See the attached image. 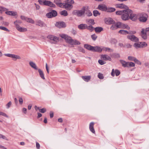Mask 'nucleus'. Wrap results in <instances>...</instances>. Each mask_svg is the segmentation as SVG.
<instances>
[{"instance_id":"obj_1","label":"nucleus","mask_w":149,"mask_h":149,"mask_svg":"<svg viewBox=\"0 0 149 149\" xmlns=\"http://www.w3.org/2000/svg\"><path fill=\"white\" fill-rule=\"evenodd\" d=\"M60 36L62 38L65 39L67 42L71 45H79L81 44L80 42L76 40L72 39L71 37L68 36L64 34H60Z\"/></svg>"},{"instance_id":"obj_2","label":"nucleus","mask_w":149,"mask_h":149,"mask_svg":"<svg viewBox=\"0 0 149 149\" xmlns=\"http://www.w3.org/2000/svg\"><path fill=\"white\" fill-rule=\"evenodd\" d=\"M88 8V6H86L83 7L81 10H74L72 11V14L78 16V17H81L85 13V11L86 8Z\"/></svg>"},{"instance_id":"obj_3","label":"nucleus","mask_w":149,"mask_h":149,"mask_svg":"<svg viewBox=\"0 0 149 149\" xmlns=\"http://www.w3.org/2000/svg\"><path fill=\"white\" fill-rule=\"evenodd\" d=\"M125 11L126 12L124 11L121 16V19L124 21H126L129 19L130 13L132 11L130 9H125Z\"/></svg>"},{"instance_id":"obj_4","label":"nucleus","mask_w":149,"mask_h":149,"mask_svg":"<svg viewBox=\"0 0 149 149\" xmlns=\"http://www.w3.org/2000/svg\"><path fill=\"white\" fill-rule=\"evenodd\" d=\"M148 16L147 14L144 13H142L140 14V17L139 20L141 22H145L147 20Z\"/></svg>"},{"instance_id":"obj_5","label":"nucleus","mask_w":149,"mask_h":149,"mask_svg":"<svg viewBox=\"0 0 149 149\" xmlns=\"http://www.w3.org/2000/svg\"><path fill=\"white\" fill-rule=\"evenodd\" d=\"M57 12L55 10H52L46 14V16L48 18H51L53 17H55L57 15Z\"/></svg>"},{"instance_id":"obj_6","label":"nucleus","mask_w":149,"mask_h":149,"mask_svg":"<svg viewBox=\"0 0 149 149\" xmlns=\"http://www.w3.org/2000/svg\"><path fill=\"white\" fill-rule=\"evenodd\" d=\"M68 3V1H66L65 3H63L62 7L65 8L67 10H70L72 8L73 6L72 5Z\"/></svg>"},{"instance_id":"obj_7","label":"nucleus","mask_w":149,"mask_h":149,"mask_svg":"<svg viewBox=\"0 0 149 149\" xmlns=\"http://www.w3.org/2000/svg\"><path fill=\"white\" fill-rule=\"evenodd\" d=\"M17 21H15L14 22V24L15 25L16 28L20 32H24L27 31V29L26 28L22 27H20L18 24H17Z\"/></svg>"},{"instance_id":"obj_8","label":"nucleus","mask_w":149,"mask_h":149,"mask_svg":"<svg viewBox=\"0 0 149 149\" xmlns=\"http://www.w3.org/2000/svg\"><path fill=\"white\" fill-rule=\"evenodd\" d=\"M127 38L132 41L136 42H138L139 41V39L134 35L127 36Z\"/></svg>"},{"instance_id":"obj_9","label":"nucleus","mask_w":149,"mask_h":149,"mask_svg":"<svg viewBox=\"0 0 149 149\" xmlns=\"http://www.w3.org/2000/svg\"><path fill=\"white\" fill-rule=\"evenodd\" d=\"M107 8V6L106 5L104 4H100L98 5L97 9L102 11L106 12Z\"/></svg>"},{"instance_id":"obj_10","label":"nucleus","mask_w":149,"mask_h":149,"mask_svg":"<svg viewBox=\"0 0 149 149\" xmlns=\"http://www.w3.org/2000/svg\"><path fill=\"white\" fill-rule=\"evenodd\" d=\"M36 24L41 27L47 26L43 22L40 20H37L36 21Z\"/></svg>"},{"instance_id":"obj_11","label":"nucleus","mask_w":149,"mask_h":149,"mask_svg":"<svg viewBox=\"0 0 149 149\" xmlns=\"http://www.w3.org/2000/svg\"><path fill=\"white\" fill-rule=\"evenodd\" d=\"M55 26L59 28L66 27L65 24L63 22H57L55 24Z\"/></svg>"},{"instance_id":"obj_12","label":"nucleus","mask_w":149,"mask_h":149,"mask_svg":"<svg viewBox=\"0 0 149 149\" xmlns=\"http://www.w3.org/2000/svg\"><path fill=\"white\" fill-rule=\"evenodd\" d=\"M115 6L117 8H118L120 9H127L128 7L126 5L123 4H116Z\"/></svg>"},{"instance_id":"obj_13","label":"nucleus","mask_w":149,"mask_h":149,"mask_svg":"<svg viewBox=\"0 0 149 149\" xmlns=\"http://www.w3.org/2000/svg\"><path fill=\"white\" fill-rule=\"evenodd\" d=\"M130 15H129V19H130L133 21H135L137 19V18L136 16V14L134 13H133L132 11L130 13Z\"/></svg>"},{"instance_id":"obj_14","label":"nucleus","mask_w":149,"mask_h":149,"mask_svg":"<svg viewBox=\"0 0 149 149\" xmlns=\"http://www.w3.org/2000/svg\"><path fill=\"white\" fill-rule=\"evenodd\" d=\"M115 73L116 76H118L120 74V71L116 69L114 71L113 69L112 70V72H111V75L112 77H114L115 76Z\"/></svg>"},{"instance_id":"obj_15","label":"nucleus","mask_w":149,"mask_h":149,"mask_svg":"<svg viewBox=\"0 0 149 149\" xmlns=\"http://www.w3.org/2000/svg\"><path fill=\"white\" fill-rule=\"evenodd\" d=\"M44 3H45V5L53 7H55V5L50 1L45 0Z\"/></svg>"},{"instance_id":"obj_16","label":"nucleus","mask_w":149,"mask_h":149,"mask_svg":"<svg viewBox=\"0 0 149 149\" xmlns=\"http://www.w3.org/2000/svg\"><path fill=\"white\" fill-rule=\"evenodd\" d=\"M94 123L93 122H91L89 124V129L90 131L93 133L95 134V131L94 128Z\"/></svg>"},{"instance_id":"obj_17","label":"nucleus","mask_w":149,"mask_h":149,"mask_svg":"<svg viewBox=\"0 0 149 149\" xmlns=\"http://www.w3.org/2000/svg\"><path fill=\"white\" fill-rule=\"evenodd\" d=\"M102 51V49L99 46L93 47L92 52H100Z\"/></svg>"},{"instance_id":"obj_18","label":"nucleus","mask_w":149,"mask_h":149,"mask_svg":"<svg viewBox=\"0 0 149 149\" xmlns=\"http://www.w3.org/2000/svg\"><path fill=\"white\" fill-rule=\"evenodd\" d=\"M101 58L105 61L109 60L110 61L111 60V57L109 56L106 54L102 55L101 56Z\"/></svg>"},{"instance_id":"obj_19","label":"nucleus","mask_w":149,"mask_h":149,"mask_svg":"<svg viewBox=\"0 0 149 149\" xmlns=\"http://www.w3.org/2000/svg\"><path fill=\"white\" fill-rule=\"evenodd\" d=\"M78 27L80 29H85L87 27V25L86 24H81L78 26Z\"/></svg>"},{"instance_id":"obj_20","label":"nucleus","mask_w":149,"mask_h":149,"mask_svg":"<svg viewBox=\"0 0 149 149\" xmlns=\"http://www.w3.org/2000/svg\"><path fill=\"white\" fill-rule=\"evenodd\" d=\"M120 29H126L128 30H129L130 29V27L128 26V25L123 24L121 22V24H120Z\"/></svg>"},{"instance_id":"obj_21","label":"nucleus","mask_w":149,"mask_h":149,"mask_svg":"<svg viewBox=\"0 0 149 149\" xmlns=\"http://www.w3.org/2000/svg\"><path fill=\"white\" fill-rule=\"evenodd\" d=\"M105 22L107 24H115V21L111 18H109L106 20Z\"/></svg>"},{"instance_id":"obj_22","label":"nucleus","mask_w":149,"mask_h":149,"mask_svg":"<svg viewBox=\"0 0 149 149\" xmlns=\"http://www.w3.org/2000/svg\"><path fill=\"white\" fill-rule=\"evenodd\" d=\"M6 13L8 15L15 16L17 15L16 12L13 11H8L6 12Z\"/></svg>"},{"instance_id":"obj_23","label":"nucleus","mask_w":149,"mask_h":149,"mask_svg":"<svg viewBox=\"0 0 149 149\" xmlns=\"http://www.w3.org/2000/svg\"><path fill=\"white\" fill-rule=\"evenodd\" d=\"M82 78L85 81L88 82L91 79L90 76H81Z\"/></svg>"},{"instance_id":"obj_24","label":"nucleus","mask_w":149,"mask_h":149,"mask_svg":"<svg viewBox=\"0 0 149 149\" xmlns=\"http://www.w3.org/2000/svg\"><path fill=\"white\" fill-rule=\"evenodd\" d=\"M84 47L86 49L88 50L91 51H93V46L88 44H85L84 45Z\"/></svg>"},{"instance_id":"obj_25","label":"nucleus","mask_w":149,"mask_h":149,"mask_svg":"<svg viewBox=\"0 0 149 149\" xmlns=\"http://www.w3.org/2000/svg\"><path fill=\"white\" fill-rule=\"evenodd\" d=\"M116 9L113 7H107L106 10V12L107 13H112L115 11Z\"/></svg>"},{"instance_id":"obj_26","label":"nucleus","mask_w":149,"mask_h":149,"mask_svg":"<svg viewBox=\"0 0 149 149\" xmlns=\"http://www.w3.org/2000/svg\"><path fill=\"white\" fill-rule=\"evenodd\" d=\"M30 65L33 68L36 70H37L38 68L35 63L32 61H30L29 63Z\"/></svg>"},{"instance_id":"obj_27","label":"nucleus","mask_w":149,"mask_h":149,"mask_svg":"<svg viewBox=\"0 0 149 149\" xmlns=\"http://www.w3.org/2000/svg\"><path fill=\"white\" fill-rule=\"evenodd\" d=\"M120 63L122 65V66L124 67H128V65H127L128 62H127L123 60H120Z\"/></svg>"},{"instance_id":"obj_28","label":"nucleus","mask_w":149,"mask_h":149,"mask_svg":"<svg viewBox=\"0 0 149 149\" xmlns=\"http://www.w3.org/2000/svg\"><path fill=\"white\" fill-rule=\"evenodd\" d=\"M94 29L96 33H99L103 30V28L101 27H97L94 28Z\"/></svg>"},{"instance_id":"obj_29","label":"nucleus","mask_w":149,"mask_h":149,"mask_svg":"<svg viewBox=\"0 0 149 149\" xmlns=\"http://www.w3.org/2000/svg\"><path fill=\"white\" fill-rule=\"evenodd\" d=\"M118 33L123 35L129 34V33L127 31L124 30H120L118 31Z\"/></svg>"},{"instance_id":"obj_30","label":"nucleus","mask_w":149,"mask_h":149,"mask_svg":"<svg viewBox=\"0 0 149 149\" xmlns=\"http://www.w3.org/2000/svg\"><path fill=\"white\" fill-rule=\"evenodd\" d=\"M87 22H88L89 24L94 25L95 23L94 22V20L93 19H89L86 20Z\"/></svg>"},{"instance_id":"obj_31","label":"nucleus","mask_w":149,"mask_h":149,"mask_svg":"<svg viewBox=\"0 0 149 149\" xmlns=\"http://www.w3.org/2000/svg\"><path fill=\"white\" fill-rule=\"evenodd\" d=\"M117 42V40L115 38H111L110 41V43L112 45H116Z\"/></svg>"},{"instance_id":"obj_32","label":"nucleus","mask_w":149,"mask_h":149,"mask_svg":"<svg viewBox=\"0 0 149 149\" xmlns=\"http://www.w3.org/2000/svg\"><path fill=\"white\" fill-rule=\"evenodd\" d=\"M38 71L41 78L43 79H45V78L44 76V74L42 71L40 69H39L38 70Z\"/></svg>"},{"instance_id":"obj_33","label":"nucleus","mask_w":149,"mask_h":149,"mask_svg":"<svg viewBox=\"0 0 149 149\" xmlns=\"http://www.w3.org/2000/svg\"><path fill=\"white\" fill-rule=\"evenodd\" d=\"M11 58L14 59H15V60L17 59H21V57L20 56H19V55H17L14 54H12Z\"/></svg>"},{"instance_id":"obj_34","label":"nucleus","mask_w":149,"mask_h":149,"mask_svg":"<svg viewBox=\"0 0 149 149\" xmlns=\"http://www.w3.org/2000/svg\"><path fill=\"white\" fill-rule=\"evenodd\" d=\"M60 14L61 15L64 16H66L68 15L67 11L66 10H63L60 12Z\"/></svg>"},{"instance_id":"obj_35","label":"nucleus","mask_w":149,"mask_h":149,"mask_svg":"<svg viewBox=\"0 0 149 149\" xmlns=\"http://www.w3.org/2000/svg\"><path fill=\"white\" fill-rule=\"evenodd\" d=\"M88 9V8L86 9V11H86L85 13L88 16H91L92 15V13L91 11Z\"/></svg>"},{"instance_id":"obj_36","label":"nucleus","mask_w":149,"mask_h":149,"mask_svg":"<svg viewBox=\"0 0 149 149\" xmlns=\"http://www.w3.org/2000/svg\"><path fill=\"white\" fill-rule=\"evenodd\" d=\"M124 11L126 12L125 11V10H123L117 11H116V14L117 15H122L123 14V13H124Z\"/></svg>"},{"instance_id":"obj_37","label":"nucleus","mask_w":149,"mask_h":149,"mask_svg":"<svg viewBox=\"0 0 149 149\" xmlns=\"http://www.w3.org/2000/svg\"><path fill=\"white\" fill-rule=\"evenodd\" d=\"M59 40L58 38L57 37L54 36V38H53L52 40L54 41L53 42H52V43L56 44V42L58 41Z\"/></svg>"},{"instance_id":"obj_38","label":"nucleus","mask_w":149,"mask_h":149,"mask_svg":"<svg viewBox=\"0 0 149 149\" xmlns=\"http://www.w3.org/2000/svg\"><path fill=\"white\" fill-rule=\"evenodd\" d=\"M93 15L95 17H96L98 15H100V14L99 11L97 10H95L93 11Z\"/></svg>"},{"instance_id":"obj_39","label":"nucleus","mask_w":149,"mask_h":149,"mask_svg":"<svg viewBox=\"0 0 149 149\" xmlns=\"http://www.w3.org/2000/svg\"><path fill=\"white\" fill-rule=\"evenodd\" d=\"M86 29L92 32L93 31L94 28L92 25H89L88 26L87 25V27H86Z\"/></svg>"},{"instance_id":"obj_40","label":"nucleus","mask_w":149,"mask_h":149,"mask_svg":"<svg viewBox=\"0 0 149 149\" xmlns=\"http://www.w3.org/2000/svg\"><path fill=\"white\" fill-rule=\"evenodd\" d=\"M134 46L136 49L139 48H141V43H135L134 45Z\"/></svg>"},{"instance_id":"obj_41","label":"nucleus","mask_w":149,"mask_h":149,"mask_svg":"<svg viewBox=\"0 0 149 149\" xmlns=\"http://www.w3.org/2000/svg\"><path fill=\"white\" fill-rule=\"evenodd\" d=\"M26 21L27 22L30 23L32 24H34V21L31 18L27 17V18L26 19Z\"/></svg>"},{"instance_id":"obj_42","label":"nucleus","mask_w":149,"mask_h":149,"mask_svg":"<svg viewBox=\"0 0 149 149\" xmlns=\"http://www.w3.org/2000/svg\"><path fill=\"white\" fill-rule=\"evenodd\" d=\"M114 24L116 26L117 29L118 28L120 29L121 26V22H118L116 23L115 22V24Z\"/></svg>"},{"instance_id":"obj_43","label":"nucleus","mask_w":149,"mask_h":149,"mask_svg":"<svg viewBox=\"0 0 149 149\" xmlns=\"http://www.w3.org/2000/svg\"><path fill=\"white\" fill-rule=\"evenodd\" d=\"M127 65L128 67H134L135 66V63L132 62H128Z\"/></svg>"},{"instance_id":"obj_44","label":"nucleus","mask_w":149,"mask_h":149,"mask_svg":"<svg viewBox=\"0 0 149 149\" xmlns=\"http://www.w3.org/2000/svg\"><path fill=\"white\" fill-rule=\"evenodd\" d=\"M78 50L79 52H82L83 53H85V52L84 49L82 47H78Z\"/></svg>"},{"instance_id":"obj_45","label":"nucleus","mask_w":149,"mask_h":149,"mask_svg":"<svg viewBox=\"0 0 149 149\" xmlns=\"http://www.w3.org/2000/svg\"><path fill=\"white\" fill-rule=\"evenodd\" d=\"M91 37L93 40L95 41L97 38V37L95 35V34H94L93 35H91Z\"/></svg>"},{"instance_id":"obj_46","label":"nucleus","mask_w":149,"mask_h":149,"mask_svg":"<svg viewBox=\"0 0 149 149\" xmlns=\"http://www.w3.org/2000/svg\"><path fill=\"white\" fill-rule=\"evenodd\" d=\"M0 116H2L7 118H8V116L6 113L1 111H0Z\"/></svg>"},{"instance_id":"obj_47","label":"nucleus","mask_w":149,"mask_h":149,"mask_svg":"<svg viewBox=\"0 0 149 149\" xmlns=\"http://www.w3.org/2000/svg\"><path fill=\"white\" fill-rule=\"evenodd\" d=\"M98 77L100 79H102L104 78V77L102 74L99 73L97 75Z\"/></svg>"},{"instance_id":"obj_48","label":"nucleus","mask_w":149,"mask_h":149,"mask_svg":"<svg viewBox=\"0 0 149 149\" xmlns=\"http://www.w3.org/2000/svg\"><path fill=\"white\" fill-rule=\"evenodd\" d=\"M104 50L105 51H108L109 52H112L113 51V50L111 49L110 48L108 47H104Z\"/></svg>"},{"instance_id":"obj_49","label":"nucleus","mask_w":149,"mask_h":149,"mask_svg":"<svg viewBox=\"0 0 149 149\" xmlns=\"http://www.w3.org/2000/svg\"><path fill=\"white\" fill-rule=\"evenodd\" d=\"M0 29L6 31H9V30L6 27L2 26H0Z\"/></svg>"},{"instance_id":"obj_50","label":"nucleus","mask_w":149,"mask_h":149,"mask_svg":"<svg viewBox=\"0 0 149 149\" xmlns=\"http://www.w3.org/2000/svg\"><path fill=\"white\" fill-rule=\"evenodd\" d=\"M140 43L141 48L143 47H146L147 46V43L145 42H141Z\"/></svg>"},{"instance_id":"obj_51","label":"nucleus","mask_w":149,"mask_h":149,"mask_svg":"<svg viewBox=\"0 0 149 149\" xmlns=\"http://www.w3.org/2000/svg\"><path fill=\"white\" fill-rule=\"evenodd\" d=\"M99 63L101 65H103L106 63V62L102 60H99L98 61Z\"/></svg>"},{"instance_id":"obj_52","label":"nucleus","mask_w":149,"mask_h":149,"mask_svg":"<svg viewBox=\"0 0 149 149\" xmlns=\"http://www.w3.org/2000/svg\"><path fill=\"white\" fill-rule=\"evenodd\" d=\"M54 36L52 35H49L47 36V38L52 40L53 39V38H54Z\"/></svg>"},{"instance_id":"obj_53","label":"nucleus","mask_w":149,"mask_h":149,"mask_svg":"<svg viewBox=\"0 0 149 149\" xmlns=\"http://www.w3.org/2000/svg\"><path fill=\"white\" fill-rule=\"evenodd\" d=\"M45 1V0H38V2L40 4L45 5V3H44Z\"/></svg>"},{"instance_id":"obj_54","label":"nucleus","mask_w":149,"mask_h":149,"mask_svg":"<svg viewBox=\"0 0 149 149\" xmlns=\"http://www.w3.org/2000/svg\"><path fill=\"white\" fill-rule=\"evenodd\" d=\"M110 29L112 30H115L117 29L115 24L112 25L110 27Z\"/></svg>"},{"instance_id":"obj_55","label":"nucleus","mask_w":149,"mask_h":149,"mask_svg":"<svg viewBox=\"0 0 149 149\" xmlns=\"http://www.w3.org/2000/svg\"><path fill=\"white\" fill-rule=\"evenodd\" d=\"M39 111L41 113H44L46 111V109L44 108L39 109Z\"/></svg>"},{"instance_id":"obj_56","label":"nucleus","mask_w":149,"mask_h":149,"mask_svg":"<svg viewBox=\"0 0 149 149\" xmlns=\"http://www.w3.org/2000/svg\"><path fill=\"white\" fill-rule=\"evenodd\" d=\"M7 10V9L3 7L0 6V11H5Z\"/></svg>"},{"instance_id":"obj_57","label":"nucleus","mask_w":149,"mask_h":149,"mask_svg":"<svg viewBox=\"0 0 149 149\" xmlns=\"http://www.w3.org/2000/svg\"><path fill=\"white\" fill-rule=\"evenodd\" d=\"M134 61L135 62L138 64L141 65V63L136 58H135Z\"/></svg>"},{"instance_id":"obj_58","label":"nucleus","mask_w":149,"mask_h":149,"mask_svg":"<svg viewBox=\"0 0 149 149\" xmlns=\"http://www.w3.org/2000/svg\"><path fill=\"white\" fill-rule=\"evenodd\" d=\"M12 103L11 101L9 102L6 105V106L7 109H8L11 106Z\"/></svg>"},{"instance_id":"obj_59","label":"nucleus","mask_w":149,"mask_h":149,"mask_svg":"<svg viewBox=\"0 0 149 149\" xmlns=\"http://www.w3.org/2000/svg\"><path fill=\"white\" fill-rule=\"evenodd\" d=\"M135 58L132 56H129L128 57V59L130 61H134Z\"/></svg>"},{"instance_id":"obj_60","label":"nucleus","mask_w":149,"mask_h":149,"mask_svg":"<svg viewBox=\"0 0 149 149\" xmlns=\"http://www.w3.org/2000/svg\"><path fill=\"white\" fill-rule=\"evenodd\" d=\"M21 18L23 20H24L26 21V19L27 17H26L25 16L21 15L20 16Z\"/></svg>"},{"instance_id":"obj_61","label":"nucleus","mask_w":149,"mask_h":149,"mask_svg":"<svg viewBox=\"0 0 149 149\" xmlns=\"http://www.w3.org/2000/svg\"><path fill=\"white\" fill-rule=\"evenodd\" d=\"M141 37L142 38H143L144 39H146L147 38V36L146 35V34H142Z\"/></svg>"},{"instance_id":"obj_62","label":"nucleus","mask_w":149,"mask_h":149,"mask_svg":"<svg viewBox=\"0 0 149 149\" xmlns=\"http://www.w3.org/2000/svg\"><path fill=\"white\" fill-rule=\"evenodd\" d=\"M19 101L20 104H22L23 103V99H22V98L20 97H19Z\"/></svg>"},{"instance_id":"obj_63","label":"nucleus","mask_w":149,"mask_h":149,"mask_svg":"<svg viewBox=\"0 0 149 149\" xmlns=\"http://www.w3.org/2000/svg\"><path fill=\"white\" fill-rule=\"evenodd\" d=\"M1 138L3 139H5L6 141H8V139L5 136L3 135H1Z\"/></svg>"},{"instance_id":"obj_64","label":"nucleus","mask_w":149,"mask_h":149,"mask_svg":"<svg viewBox=\"0 0 149 149\" xmlns=\"http://www.w3.org/2000/svg\"><path fill=\"white\" fill-rule=\"evenodd\" d=\"M114 56L115 58H118L120 57V55L119 54H114Z\"/></svg>"}]
</instances>
